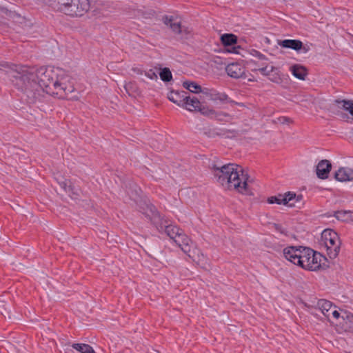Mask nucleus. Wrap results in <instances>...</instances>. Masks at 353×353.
<instances>
[{
	"label": "nucleus",
	"instance_id": "21",
	"mask_svg": "<svg viewBox=\"0 0 353 353\" xmlns=\"http://www.w3.org/2000/svg\"><path fill=\"white\" fill-rule=\"evenodd\" d=\"M181 229L179 228L176 225H168L165 226V232L172 240L176 238V236L181 233Z\"/></svg>",
	"mask_w": 353,
	"mask_h": 353
},
{
	"label": "nucleus",
	"instance_id": "38",
	"mask_svg": "<svg viewBox=\"0 0 353 353\" xmlns=\"http://www.w3.org/2000/svg\"><path fill=\"white\" fill-rule=\"evenodd\" d=\"M148 208H149L150 211L152 216H154L157 213V212L155 209V207L154 205H151L148 206Z\"/></svg>",
	"mask_w": 353,
	"mask_h": 353
},
{
	"label": "nucleus",
	"instance_id": "2",
	"mask_svg": "<svg viewBox=\"0 0 353 353\" xmlns=\"http://www.w3.org/2000/svg\"><path fill=\"white\" fill-rule=\"evenodd\" d=\"M212 170L216 181L225 189L235 190L241 194L250 193L249 175L241 166L235 163L221 166L214 165Z\"/></svg>",
	"mask_w": 353,
	"mask_h": 353
},
{
	"label": "nucleus",
	"instance_id": "28",
	"mask_svg": "<svg viewBox=\"0 0 353 353\" xmlns=\"http://www.w3.org/2000/svg\"><path fill=\"white\" fill-rule=\"evenodd\" d=\"M124 88L129 95H132L138 91V87L134 82L126 83L124 85Z\"/></svg>",
	"mask_w": 353,
	"mask_h": 353
},
{
	"label": "nucleus",
	"instance_id": "8",
	"mask_svg": "<svg viewBox=\"0 0 353 353\" xmlns=\"http://www.w3.org/2000/svg\"><path fill=\"white\" fill-rule=\"evenodd\" d=\"M295 196V193L292 192H288L284 194H278L277 196H272L268 198V203L270 204L276 203L278 205H288L290 207L294 206V203L291 202V199Z\"/></svg>",
	"mask_w": 353,
	"mask_h": 353
},
{
	"label": "nucleus",
	"instance_id": "24",
	"mask_svg": "<svg viewBox=\"0 0 353 353\" xmlns=\"http://www.w3.org/2000/svg\"><path fill=\"white\" fill-rule=\"evenodd\" d=\"M183 86L193 93H199L202 92L201 86L194 81H185Z\"/></svg>",
	"mask_w": 353,
	"mask_h": 353
},
{
	"label": "nucleus",
	"instance_id": "40",
	"mask_svg": "<svg viewBox=\"0 0 353 353\" xmlns=\"http://www.w3.org/2000/svg\"><path fill=\"white\" fill-rule=\"evenodd\" d=\"M299 50H302V52L306 53L310 50V47L308 46H303L302 44V47Z\"/></svg>",
	"mask_w": 353,
	"mask_h": 353
},
{
	"label": "nucleus",
	"instance_id": "27",
	"mask_svg": "<svg viewBox=\"0 0 353 353\" xmlns=\"http://www.w3.org/2000/svg\"><path fill=\"white\" fill-rule=\"evenodd\" d=\"M161 79L164 82H169L172 79V74L168 68H164L159 72Z\"/></svg>",
	"mask_w": 353,
	"mask_h": 353
},
{
	"label": "nucleus",
	"instance_id": "30",
	"mask_svg": "<svg viewBox=\"0 0 353 353\" xmlns=\"http://www.w3.org/2000/svg\"><path fill=\"white\" fill-rule=\"evenodd\" d=\"M60 186L66 192H73V188L71 185V182L66 179L59 182Z\"/></svg>",
	"mask_w": 353,
	"mask_h": 353
},
{
	"label": "nucleus",
	"instance_id": "37",
	"mask_svg": "<svg viewBox=\"0 0 353 353\" xmlns=\"http://www.w3.org/2000/svg\"><path fill=\"white\" fill-rule=\"evenodd\" d=\"M302 199L303 196L301 194L296 195L295 194V196L291 199V201H294L293 203L295 204V203L301 201Z\"/></svg>",
	"mask_w": 353,
	"mask_h": 353
},
{
	"label": "nucleus",
	"instance_id": "22",
	"mask_svg": "<svg viewBox=\"0 0 353 353\" xmlns=\"http://www.w3.org/2000/svg\"><path fill=\"white\" fill-rule=\"evenodd\" d=\"M72 347L79 353H95L93 348L85 343H73Z\"/></svg>",
	"mask_w": 353,
	"mask_h": 353
},
{
	"label": "nucleus",
	"instance_id": "6",
	"mask_svg": "<svg viewBox=\"0 0 353 353\" xmlns=\"http://www.w3.org/2000/svg\"><path fill=\"white\" fill-rule=\"evenodd\" d=\"M322 239L330 259H335L340 252L341 240L338 234L331 229H326L322 232Z\"/></svg>",
	"mask_w": 353,
	"mask_h": 353
},
{
	"label": "nucleus",
	"instance_id": "5",
	"mask_svg": "<svg viewBox=\"0 0 353 353\" xmlns=\"http://www.w3.org/2000/svg\"><path fill=\"white\" fill-rule=\"evenodd\" d=\"M90 8L89 0H56L57 11L72 18L83 16Z\"/></svg>",
	"mask_w": 353,
	"mask_h": 353
},
{
	"label": "nucleus",
	"instance_id": "7",
	"mask_svg": "<svg viewBox=\"0 0 353 353\" xmlns=\"http://www.w3.org/2000/svg\"><path fill=\"white\" fill-rule=\"evenodd\" d=\"M162 21L176 34H183L186 37L190 33L188 28L182 26L181 21L176 17L165 15Z\"/></svg>",
	"mask_w": 353,
	"mask_h": 353
},
{
	"label": "nucleus",
	"instance_id": "33",
	"mask_svg": "<svg viewBox=\"0 0 353 353\" xmlns=\"http://www.w3.org/2000/svg\"><path fill=\"white\" fill-rule=\"evenodd\" d=\"M228 98V96L225 93H217L214 94V99L219 100L221 101H226Z\"/></svg>",
	"mask_w": 353,
	"mask_h": 353
},
{
	"label": "nucleus",
	"instance_id": "13",
	"mask_svg": "<svg viewBox=\"0 0 353 353\" xmlns=\"http://www.w3.org/2000/svg\"><path fill=\"white\" fill-rule=\"evenodd\" d=\"M332 165L328 160H321L316 165V175L319 179H325L328 177Z\"/></svg>",
	"mask_w": 353,
	"mask_h": 353
},
{
	"label": "nucleus",
	"instance_id": "9",
	"mask_svg": "<svg viewBox=\"0 0 353 353\" xmlns=\"http://www.w3.org/2000/svg\"><path fill=\"white\" fill-rule=\"evenodd\" d=\"M350 100L335 99L330 105L328 110L336 115H340L342 118L347 117V114L341 112V110H346Z\"/></svg>",
	"mask_w": 353,
	"mask_h": 353
},
{
	"label": "nucleus",
	"instance_id": "39",
	"mask_svg": "<svg viewBox=\"0 0 353 353\" xmlns=\"http://www.w3.org/2000/svg\"><path fill=\"white\" fill-rule=\"evenodd\" d=\"M316 254H321L319 252H315L314 250H313V255L310 254V256H308V257H307L308 263H312L311 260H312L313 256Z\"/></svg>",
	"mask_w": 353,
	"mask_h": 353
},
{
	"label": "nucleus",
	"instance_id": "11",
	"mask_svg": "<svg viewBox=\"0 0 353 353\" xmlns=\"http://www.w3.org/2000/svg\"><path fill=\"white\" fill-rule=\"evenodd\" d=\"M225 70L230 77L235 79L243 77L245 74V68L239 63L228 64L225 68Z\"/></svg>",
	"mask_w": 353,
	"mask_h": 353
},
{
	"label": "nucleus",
	"instance_id": "14",
	"mask_svg": "<svg viewBox=\"0 0 353 353\" xmlns=\"http://www.w3.org/2000/svg\"><path fill=\"white\" fill-rule=\"evenodd\" d=\"M187 97V92L185 91H170L168 94V99L176 103L179 106L183 107L184 101Z\"/></svg>",
	"mask_w": 353,
	"mask_h": 353
},
{
	"label": "nucleus",
	"instance_id": "32",
	"mask_svg": "<svg viewBox=\"0 0 353 353\" xmlns=\"http://www.w3.org/2000/svg\"><path fill=\"white\" fill-rule=\"evenodd\" d=\"M145 75L150 79L157 80L158 77L157 73L153 70H149L145 72Z\"/></svg>",
	"mask_w": 353,
	"mask_h": 353
},
{
	"label": "nucleus",
	"instance_id": "12",
	"mask_svg": "<svg viewBox=\"0 0 353 353\" xmlns=\"http://www.w3.org/2000/svg\"><path fill=\"white\" fill-rule=\"evenodd\" d=\"M203 115L209 117L212 119H215L219 121L228 122L232 119V117L226 112H216L214 110L210 109V108H204V109H203Z\"/></svg>",
	"mask_w": 353,
	"mask_h": 353
},
{
	"label": "nucleus",
	"instance_id": "1",
	"mask_svg": "<svg viewBox=\"0 0 353 353\" xmlns=\"http://www.w3.org/2000/svg\"><path fill=\"white\" fill-rule=\"evenodd\" d=\"M58 69L40 68L28 70L22 65H12L8 75L12 83L27 97L29 103L39 101L44 92L59 99H77V91L67 77H60Z\"/></svg>",
	"mask_w": 353,
	"mask_h": 353
},
{
	"label": "nucleus",
	"instance_id": "18",
	"mask_svg": "<svg viewBox=\"0 0 353 353\" xmlns=\"http://www.w3.org/2000/svg\"><path fill=\"white\" fill-rule=\"evenodd\" d=\"M290 71L296 78L300 80H305L307 74L306 68L299 64L292 65L290 68Z\"/></svg>",
	"mask_w": 353,
	"mask_h": 353
},
{
	"label": "nucleus",
	"instance_id": "3",
	"mask_svg": "<svg viewBox=\"0 0 353 353\" xmlns=\"http://www.w3.org/2000/svg\"><path fill=\"white\" fill-rule=\"evenodd\" d=\"M310 254L313 255V250L307 247L290 246L283 250V255L288 261L304 270L316 271L321 267L325 258L322 254H316L310 263L307 257Z\"/></svg>",
	"mask_w": 353,
	"mask_h": 353
},
{
	"label": "nucleus",
	"instance_id": "31",
	"mask_svg": "<svg viewBox=\"0 0 353 353\" xmlns=\"http://www.w3.org/2000/svg\"><path fill=\"white\" fill-rule=\"evenodd\" d=\"M272 123L275 124H289L292 123V120L287 117H280L276 118V119L272 120Z\"/></svg>",
	"mask_w": 353,
	"mask_h": 353
},
{
	"label": "nucleus",
	"instance_id": "25",
	"mask_svg": "<svg viewBox=\"0 0 353 353\" xmlns=\"http://www.w3.org/2000/svg\"><path fill=\"white\" fill-rule=\"evenodd\" d=\"M352 212L347 210H341L334 212V216L341 221H348L351 219Z\"/></svg>",
	"mask_w": 353,
	"mask_h": 353
},
{
	"label": "nucleus",
	"instance_id": "19",
	"mask_svg": "<svg viewBox=\"0 0 353 353\" xmlns=\"http://www.w3.org/2000/svg\"><path fill=\"white\" fill-rule=\"evenodd\" d=\"M282 47L299 50L302 47V41L296 39H285L279 43Z\"/></svg>",
	"mask_w": 353,
	"mask_h": 353
},
{
	"label": "nucleus",
	"instance_id": "17",
	"mask_svg": "<svg viewBox=\"0 0 353 353\" xmlns=\"http://www.w3.org/2000/svg\"><path fill=\"white\" fill-rule=\"evenodd\" d=\"M202 133L209 138H215L222 137L225 134V132L221 129L212 126H206L201 129Z\"/></svg>",
	"mask_w": 353,
	"mask_h": 353
},
{
	"label": "nucleus",
	"instance_id": "4",
	"mask_svg": "<svg viewBox=\"0 0 353 353\" xmlns=\"http://www.w3.org/2000/svg\"><path fill=\"white\" fill-rule=\"evenodd\" d=\"M173 241L198 265L203 268H205V265L208 264L207 257L196 248L192 241L183 230L181 231V233Z\"/></svg>",
	"mask_w": 353,
	"mask_h": 353
},
{
	"label": "nucleus",
	"instance_id": "34",
	"mask_svg": "<svg viewBox=\"0 0 353 353\" xmlns=\"http://www.w3.org/2000/svg\"><path fill=\"white\" fill-rule=\"evenodd\" d=\"M254 55L256 57L261 61H266L267 58L265 56L258 51H254Z\"/></svg>",
	"mask_w": 353,
	"mask_h": 353
},
{
	"label": "nucleus",
	"instance_id": "23",
	"mask_svg": "<svg viewBox=\"0 0 353 353\" xmlns=\"http://www.w3.org/2000/svg\"><path fill=\"white\" fill-rule=\"evenodd\" d=\"M221 41L223 46H230L236 43L237 37L232 34H225L221 37Z\"/></svg>",
	"mask_w": 353,
	"mask_h": 353
},
{
	"label": "nucleus",
	"instance_id": "16",
	"mask_svg": "<svg viewBox=\"0 0 353 353\" xmlns=\"http://www.w3.org/2000/svg\"><path fill=\"white\" fill-rule=\"evenodd\" d=\"M317 307L322 314L330 320V312L332 309L336 308L335 305H332V303L325 299H320L317 302Z\"/></svg>",
	"mask_w": 353,
	"mask_h": 353
},
{
	"label": "nucleus",
	"instance_id": "15",
	"mask_svg": "<svg viewBox=\"0 0 353 353\" xmlns=\"http://www.w3.org/2000/svg\"><path fill=\"white\" fill-rule=\"evenodd\" d=\"M335 179L339 181H353V170L349 168H341L335 173Z\"/></svg>",
	"mask_w": 353,
	"mask_h": 353
},
{
	"label": "nucleus",
	"instance_id": "42",
	"mask_svg": "<svg viewBox=\"0 0 353 353\" xmlns=\"http://www.w3.org/2000/svg\"><path fill=\"white\" fill-rule=\"evenodd\" d=\"M351 133L353 134V129L352 130Z\"/></svg>",
	"mask_w": 353,
	"mask_h": 353
},
{
	"label": "nucleus",
	"instance_id": "41",
	"mask_svg": "<svg viewBox=\"0 0 353 353\" xmlns=\"http://www.w3.org/2000/svg\"><path fill=\"white\" fill-rule=\"evenodd\" d=\"M228 51H229V52H230L238 53V52H237V50H236V48H235V47H234V48H232V50H229Z\"/></svg>",
	"mask_w": 353,
	"mask_h": 353
},
{
	"label": "nucleus",
	"instance_id": "35",
	"mask_svg": "<svg viewBox=\"0 0 353 353\" xmlns=\"http://www.w3.org/2000/svg\"><path fill=\"white\" fill-rule=\"evenodd\" d=\"M345 111L349 112V113L353 116V101L350 100L349 102V105H347V108Z\"/></svg>",
	"mask_w": 353,
	"mask_h": 353
},
{
	"label": "nucleus",
	"instance_id": "36",
	"mask_svg": "<svg viewBox=\"0 0 353 353\" xmlns=\"http://www.w3.org/2000/svg\"><path fill=\"white\" fill-rule=\"evenodd\" d=\"M332 316L334 319H337L339 318L340 316V314L339 312L336 310V308L334 309H332L331 312H330V316Z\"/></svg>",
	"mask_w": 353,
	"mask_h": 353
},
{
	"label": "nucleus",
	"instance_id": "26",
	"mask_svg": "<svg viewBox=\"0 0 353 353\" xmlns=\"http://www.w3.org/2000/svg\"><path fill=\"white\" fill-rule=\"evenodd\" d=\"M344 321V326L349 330V331L353 332V314L345 313V316H342Z\"/></svg>",
	"mask_w": 353,
	"mask_h": 353
},
{
	"label": "nucleus",
	"instance_id": "29",
	"mask_svg": "<svg viewBox=\"0 0 353 353\" xmlns=\"http://www.w3.org/2000/svg\"><path fill=\"white\" fill-rule=\"evenodd\" d=\"M252 71H260L261 73L264 76H269L270 68L269 69L265 63H263L260 65L259 68H254L252 69Z\"/></svg>",
	"mask_w": 353,
	"mask_h": 353
},
{
	"label": "nucleus",
	"instance_id": "10",
	"mask_svg": "<svg viewBox=\"0 0 353 353\" xmlns=\"http://www.w3.org/2000/svg\"><path fill=\"white\" fill-rule=\"evenodd\" d=\"M183 108H185L188 111L199 112L202 114L203 112V109L209 108V107L203 105L196 97H190V96H187L186 99L184 101V106Z\"/></svg>",
	"mask_w": 353,
	"mask_h": 353
},
{
	"label": "nucleus",
	"instance_id": "20",
	"mask_svg": "<svg viewBox=\"0 0 353 353\" xmlns=\"http://www.w3.org/2000/svg\"><path fill=\"white\" fill-rule=\"evenodd\" d=\"M270 72L269 74V80L273 83L280 84L282 83L283 79L281 77V74L277 68L274 66L270 67Z\"/></svg>",
	"mask_w": 353,
	"mask_h": 353
}]
</instances>
